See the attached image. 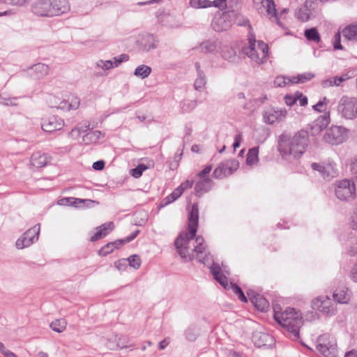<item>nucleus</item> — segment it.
Listing matches in <instances>:
<instances>
[{"mask_svg":"<svg viewBox=\"0 0 357 357\" xmlns=\"http://www.w3.org/2000/svg\"><path fill=\"white\" fill-rule=\"evenodd\" d=\"M309 142V134L301 130L293 136L284 131L278 137V150L285 160L300 158L306 151Z\"/></svg>","mask_w":357,"mask_h":357,"instance_id":"1","label":"nucleus"},{"mask_svg":"<svg viewBox=\"0 0 357 357\" xmlns=\"http://www.w3.org/2000/svg\"><path fill=\"white\" fill-rule=\"evenodd\" d=\"M280 310L281 308L278 305L273 307L275 320L292 334L295 338H298L299 328L302 325L301 314L291 307H288L283 312H280Z\"/></svg>","mask_w":357,"mask_h":357,"instance_id":"2","label":"nucleus"},{"mask_svg":"<svg viewBox=\"0 0 357 357\" xmlns=\"http://www.w3.org/2000/svg\"><path fill=\"white\" fill-rule=\"evenodd\" d=\"M257 43L260 53H258V50H257L256 40L254 36L249 37L248 45L243 48V52L257 63H263L268 57V47L266 43L261 40H259Z\"/></svg>","mask_w":357,"mask_h":357,"instance_id":"3","label":"nucleus"},{"mask_svg":"<svg viewBox=\"0 0 357 357\" xmlns=\"http://www.w3.org/2000/svg\"><path fill=\"white\" fill-rule=\"evenodd\" d=\"M316 349L326 357H336L337 356L336 340L329 333H324L317 337Z\"/></svg>","mask_w":357,"mask_h":357,"instance_id":"4","label":"nucleus"},{"mask_svg":"<svg viewBox=\"0 0 357 357\" xmlns=\"http://www.w3.org/2000/svg\"><path fill=\"white\" fill-rule=\"evenodd\" d=\"M338 114L344 119H354L357 117V98L342 96L337 105Z\"/></svg>","mask_w":357,"mask_h":357,"instance_id":"5","label":"nucleus"},{"mask_svg":"<svg viewBox=\"0 0 357 357\" xmlns=\"http://www.w3.org/2000/svg\"><path fill=\"white\" fill-rule=\"evenodd\" d=\"M195 236H191V233L188 230V232L180 234L175 239L174 245L177 250V252L180 257L185 259V261H192L193 257L189 253V243L192 241Z\"/></svg>","mask_w":357,"mask_h":357,"instance_id":"6","label":"nucleus"},{"mask_svg":"<svg viewBox=\"0 0 357 357\" xmlns=\"http://www.w3.org/2000/svg\"><path fill=\"white\" fill-rule=\"evenodd\" d=\"M335 195L342 201L353 200L356 195V190L353 181L344 179L336 182Z\"/></svg>","mask_w":357,"mask_h":357,"instance_id":"7","label":"nucleus"},{"mask_svg":"<svg viewBox=\"0 0 357 357\" xmlns=\"http://www.w3.org/2000/svg\"><path fill=\"white\" fill-rule=\"evenodd\" d=\"M347 132L348 130L346 128L342 126H333L326 130L323 136V139L328 144L337 145L346 141L348 137Z\"/></svg>","mask_w":357,"mask_h":357,"instance_id":"8","label":"nucleus"},{"mask_svg":"<svg viewBox=\"0 0 357 357\" xmlns=\"http://www.w3.org/2000/svg\"><path fill=\"white\" fill-rule=\"evenodd\" d=\"M255 9L262 13L264 10L267 17L276 21L277 24L282 26V23L279 20L278 14L275 8V4L273 0H253Z\"/></svg>","mask_w":357,"mask_h":357,"instance_id":"9","label":"nucleus"},{"mask_svg":"<svg viewBox=\"0 0 357 357\" xmlns=\"http://www.w3.org/2000/svg\"><path fill=\"white\" fill-rule=\"evenodd\" d=\"M40 234V224H37L25 231L16 241L17 249H23L30 246L38 241Z\"/></svg>","mask_w":357,"mask_h":357,"instance_id":"10","label":"nucleus"},{"mask_svg":"<svg viewBox=\"0 0 357 357\" xmlns=\"http://www.w3.org/2000/svg\"><path fill=\"white\" fill-rule=\"evenodd\" d=\"M239 167V162L236 159L227 160L217 167L213 175L216 178H222L232 174Z\"/></svg>","mask_w":357,"mask_h":357,"instance_id":"11","label":"nucleus"},{"mask_svg":"<svg viewBox=\"0 0 357 357\" xmlns=\"http://www.w3.org/2000/svg\"><path fill=\"white\" fill-rule=\"evenodd\" d=\"M314 170L318 172L324 179L328 181H330L338 175L336 165L334 162H325L321 164L314 162Z\"/></svg>","mask_w":357,"mask_h":357,"instance_id":"12","label":"nucleus"},{"mask_svg":"<svg viewBox=\"0 0 357 357\" xmlns=\"http://www.w3.org/2000/svg\"><path fill=\"white\" fill-rule=\"evenodd\" d=\"M314 305L317 306V310L326 316H333L336 312V306L333 301L326 297H318Z\"/></svg>","mask_w":357,"mask_h":357,"instance_id":"13","label":"nucleus"},{"mask_svg":"<svg viewBox=\"0 0 357 357\" xmlns=\"http://www.w3.org/2000/svg\"><path fill=\"white\" fill-rule=\"evenodd\" d=\"M51 5L50 0H36L31 4V12L38 17H51Z\"/></svg>","mask_w":357,"mask_h":357,"instance_id":"14","label":"nucleus"},{"mask_svg":"<svg viewBox=\"0 0 357 357\" xmlns=\"http://www.w3.org/2000/svg\"><path fill=\"white\" fill-rule=\"evenodd\" d=\"M287 115L285 109L270 108L263 113L264 121L268 124H273L276 122L282 121Z\"/></svg>","mask_w":357,"mask_h":357,"instance_id":"15","label":"nucleus"},{"mask_svg":"<svg viewBox=\"0 0 357 357\" xmlns=\"http://www.w3.org/2000/svg\"><path fill=\"white\" fill-rule=\"evenodd\" d=\"M195 243L193 252L197 253L196 258L199 262L206 264L211 260L210 253H206V245L201 236H195Z\"/></svg>","mask_w":357,"mask_h":357,"instance_id":"16","label":"nucleus"},{"mask_svg":"<svg viewBox=\"0 0 357 357\" xmlns=\"http://www.w3.org/2000/svg\"><path fill=\"white\" fill-rule=\"evenodd\" d=\"M231 25V22L227 13H223L219 16H216L212 22L213 29L218 32L227 30Z\"/></svg>","mask_w":357,"mask_h":357,"instance_id":"17","label":"nucleus"},{"mask_svg":"<svg viewBox=\"0 0 357 357\" xmlns=\"http://www.w3.org/2000/svg\"><path fill=\"white\" fill-rule=\"evenodd\" d=\"M227 0H190V5L194 8H206L211 6L223 9L226 6Z\"/></svg>","mask_w":357,"mask_h":357,"instance_id":"18","label":"nucleus"},{"mask_svg":"<svg viewBox=\"0 0 357 357\" xmlns=\"http://www.w3.org/2000/svg\"><path fill=\"white\" fill-rule=\"evenodd\" d=\"M63 126V121L56 116H50L48 119L44 120L41 125L42 129L47 132L59 130Z\"/></svg>","mask_w":357,"mask_h":357,"instance_id":"19","label":"nucleus"},{"mask_svg":"<svg viewBox=\"0 0 357 357\" xmlns=\"http://www.w3.org/2000/svg\"><path fill=\"white\" fill-rule=\"evenodd\" d=\"M52 158L45 153L36 151L32 153L30 158V164L36 169L46 166L50 162Z\"/></svg>","mask_w":357,"mask_h":357,"instance_id":"20","label":"nucleus"},{"mask_svg":"<svg viewBox=\"0 0 357 357\" xmlns=\"http://www.w3.org/2000/svg\"><path fill=\"white\" fill-rule=\"evenodd\" d=\"M247 294L252 303L258 310L264 312L268 309L269 303L265 298L262 297L259 294H255L252 290H249L247 292Z\"/></svg>","mask_w":357,"mask_h":357,"instance_id":"21","label":"nucleus"},{"mask_svg":"<svg viewBox=\"0 0 357 357\" xmlns=\"http://www.w3.org/2000/svg\"><path fill=\"white\" fill-rule=\"evenodd\" d=\"M199 220V208L198 204L195 203L192 206L191 211L189 214L188 220L189 225L188 229L191 233V236H195L198 227Z\"/></svg>","mask_w":357,"mask_h":357,"instance_id":"22","label":"nucleus"},{"mask_svg":"<svg viewBox=\"0 0 357 357\" xmlns=\"http://www.w3.org/2000/svg\"><path fill=\"white\" fill-rule=\"evenodd\" d=\"M52 17L60 15L70 10L68 0H50Z\"/></svg>","mask_w":357,"mask_h":357,"instance_id":"23","label":"nucleus"},{"mask_svg":"<svg viewBox=\"0 0 357 357\" xmlns=\"http://www.w3.org/2000/svg\"><path fill=\"white\" fill-rule=\"evenodd\" d=\"M252 341L256 347H262L271 345L273 342V338L268 333L255 332L252 335Z\"/></svg>","mask_w":357,"mask_h":357,"instance_id":"24","label":"nucleus"},{"mask_svg":"<svg viewBox=\"0 0 357 357\" xmlns=\"http://www.w3.org/2000/svg\"><path fill=\"white\" fill-rule=\"evenodd\" d=\"M330 123V113L325 112L323 114H319L314 120V134L319 133L324 129H326Z\"/></svg>","mask_w":357,"mask_h":357,"instance_id":"25","label":"nucleus"},{"mask_svg":"<svg viewBox=\"0 0 357 357\" xmlns=\"http://www.w3.org/2000/svg\"><path fill=\"white\" fill-rule=\"evenodd\" d=\"M213 185V181L207 177L206 178H200L195 185V195L197 197H200L204 193L208 192Z\"/></svg>","mask_w":357,"mask_h":357,"instance_id":"26","label":"nucleus"},{"mask_svg":"<svg viewBox=\"0 0 357 357\" xmlns=\"http://www.w3.org/2000/svg\"><path fill=\"white\" fill-rule=\"evenodd\" d=\"M312 6V0H306L305 4L296 12V17L302 22H307L311 15L310 8Z\"/></svg>","mask_w":357,"mask_h":357,"instance_id":"27","label":"nucleus"},{"mask_svg":"<svg viewBox=\"0 0 357 357\" xmlns=\"http://www.w3.org/2000/svg\"><path fill=\"white\" fill-rule=\"evenodd\" d=\"M334 299L339 303H348L350 301L351 292L347 287H343L336 289L333 293Z\"/></svg>","mask_w":357,"mask_h":357,"instance_id":"28","label":"nucleus"},{"mask_svg":"<svg viewBox=\"0 0 357 357\" xmlns=\"http://www.w3.org/2000/svg\"><path fill=\"white\" fill-rule=\"evenodd\" d=\"M29 70L31 74L34 76L36 79H41L46 76L49 73V66L44 63H38L32 66Z\"/></svg>","mask_w":357,"mask_h":357,"instance_id":"29","label":"nucleus"},{"mask_svg":"<svg viewBox=\"0 0 357 357\" xmlns=\"http://www.w3.org/2000/svg\"><path fill=\"white\" fill-rule=\"evenodd\" d=\"M114 223L112 222H106L99 227H97V231L91 237V241H96L100 238L105 236L108 230L112 231L114 229Z\"/></svg>","mask_w":357,"mask_h":357,"instance_id":"30","label":"nucleus"},{"mask_svg":"<svg viewBox=\"0 0 357 357\" xmlns=\"http://www.w3.org/2000/svg\"><path fill=\"white\" fill-rule=\"evenodd\" d=\"M342 35L349 40L357 41V22L347 25L342 30Z\"/></svg>","mask_w":357,"mask_h":357,"instance_id":"31","label":"nucleus"},{"mask_svg":"<svg viewBox=\"0 0 357 357\" xmlns=\"http://www.w3.org/2000/svg\"><path fill=\"white\" fill-rule=\"evenodd\" d=\"M122 245H123V242L121 239L114 242L108 243L100 249V255L106 256L107 255L111 253L115 248L118 249Z\"/></svg>","mask_w":357,"mask_h":357,"instance_id":"32","label":"nucleus"},{"mask_svg":"<svg viewBox=\"0 0 357 357\" xmlns=\"http://www.w3.org/2000/svg\"><path fill=\"white\" fill-rule=\"evenodd\" d=\"M101 135L99 130H89L82 137V142L85 144L96 143L100 138Z\"/></svg>","mask_w":357,"mask_h":357,"instance_id":"33","label":"nucleus"},{"mask_svg":"<svg viewBox=\"0 0 357 357\" xmlns=\"http://www.w3.org/2000/svg\"><path fill=\"white\" fill-rule=\"evenodd\" d=\"M219 46L218 40H206L201 43L202 51L206 53L215 52Z\"/></svg>","mask_w":357,"mask_h":357,"instance_id":"34","label":"nucleus"},{"mask_svg":"<svg viewBox=\"0 0 357 357\" xmlns=\"http://www.w3.org/2000/svg\"><path fill=\"white\" fill-rule=\"evenodd\" d=\"M145 43L144 45V50L149 52L156 49L158 46V40L151 34H148L144 38Z\"/></svg>","mask_w":357,"mask_h":357,"instance_id":"35","label":"nucleus"},{"mask_svg":"<svg viewBox=\"0 0 357 357\" xmlns=\"http://www.w3.org/2000/svg\"><path fill=\"white\" fill-rule=\"evenodd\" d=\"M151 73V68L146 65H141L137 67L134 72V75L142 79L146 78Z\"/></svg>","mask_w":357,"mask_h":357,"instance_id":"36","label":"nucleus"},{"mask_svg":"<svg viewBox=\"0 0 357 357\" xmlns=\"http://www.w3.org/2000/svg\"><path fill=\"white\" fill-rule=\"evenodd\" d=\"M259 149L257 147H253L249 149L247 154L246 162L248 165H252L258 162Z\"/></svg>","mask_w":357,"mask_h":357,"instance_id":"37","label":"nucleus"},{"mask_svg":"<svg viewBox=\"0 0 357 357\" xmlns=\"http://www.w3.org/2000/svg\"><path fill=\"white\" fill-rule=\"evenodd\" d=\"M182 195V190L176 188L174 190L162 200V206H166L172 203Z\"/></svg>","mask_w":357,"mask_h":357,"instance_id":"38","label":"nucleus"},{"mask_svg":"<svg viewBox=\"0 0 357 357\" xmlns=\"http://www.w3.org/2000/svg\"><path fill=\"white\" fill-rule=\"evenodd\" d=\"M67 323L64 319H56L52 321L50 326L55 332L61 333L66 328Z\"/></svg>","mask_w":357,"mask_h":357,"instance_id":"39","label":"nucleus"},{"mask_svg":"<svg viewBox=\"0 0 357 357\" xmlns=\"http://www.w3.org/2000/svg\"><path fill=\"white\" fill-rule=\"evenodd\" d=\"M328 103L329 100L326 97L323 98L322 100L314 105V111L318 112L319 114L321 112H323V114L329 112L327 109Z\"/></svg>","mask_w":357,"mask_h":357,"instance_id":"40","label":"nucleus"},{"mask_svg":"<svg viewBox=\"0 0 357 357\" xmlns=\"http://www.w3.org/2000/svg\"><path fill=\"white\" fill-rule=\"evenodd\" d=\"M197 106V101L195 100H188L181 102V109L183 112H190Z\"/></svg>","mask_w":357,"mask_h":357,"instance_id":"41","label":"nucleus"},{"mask_svg":"<svg viewBox=\"0 0 357 357\" xmlns=\"http://www.w3.org/2000/svg\"><path fill=\"white\" fill-rule=\"evenodd\" d=\"M206 84V78L204 73L197 75V77L195 81L194 87L196 90H201Z\"/></svg>","mask_w":357,"mask_h":357,"instance_id":"42","label":"nucleus"},{"mask_svg":"<svg viewBox=\"0 0 357 357\" xmlns=\"http://www.w3.org/2000/svg\"><path fill=\"white\" fill-rule=\"evenodd\" d=\"M231 285L232 291L238 296V299L242 302L246 303L248 301V299L245 296L241 288L236 284L231 283Z\"/></svg>","mask_w":357,"mask_h":357,"instance_id":"43","label":"nucleus"},{"mask_svg":"<svg viewBox=\"0 0 357 357\" xmlns=\"http://www.w3.org/2000/svg\"><path fill=\"white\" fill-rule=\"evenodd\" d=\"M146 169V167L144 164H139L131 170V175L135 178H139Z\"/></svg>","mask_w":357,"mask_h":357,"instance_id":"44","label":"nucleus"},{"mask_svg":"<svg viewBox=\"0 0 357 357\" xmlns=\"http://www.w3.org/2000/svg\"><path fill=\"white\" fill-rule=\"evenodd\" d=\"M299 96L298 94H296V92L294 94H287L284 96V99L285 101V103L288 106H292L294 105L298 100Z\"/></svg>","mask_w":357,"mask_h":357,"instance_id":"45","label":"nucleus"},{"mask_svg":"<svg viewBox=\"0 0 357 357\" xmlns=\"http://www.w3.org/2000/svg\"><path fill=\"white\" fill-rule=\"evenodd\" d=\"M68 101L70 102L68 105L69 109H76L79 107L80 101L79 98L77 96L75 95H71L68 98Z\"/></svg>","mask_w":357,"mask_h":357,"instance_id":"46","label":"nucleus"},{"mask_svg":"<svg viewBox=\"0 0 357 357\" xmlns=\"http://www.w3.org/2000/svg\"><path fill=\"white\" fill-rule=\"evenodd\" d=\"M96 66H97V67L100 68L103 70H109L114 67V63L110 60H107V61L100 60L96 63Z\"/></svg>","mask_w":357,"mask_h":357,"instance_id":"47","label":"nucleus"},{"mask_svg":"<svg viewBox=\"0 0 357 357\" xmlns=\"http://www.w3.org/2000/svg\"><path fill=\"white\" fill-rule=\"evenodd\" d=\"M128 262L130 266L133 267L135 269L139 268L141 265V259L137 255H132L128 259Z\"/></svg>","mask_w":357,"mask_h":357,"instance_id":"48","label":"nucleus"},{"mask_svg":"<svg viewBox=\"0 0 357 357\" xmlns=\"http://www.w3.org/2000/svg\"><path fill=\"white\" fill-rule=\"evenodd\" d=\"M185 336L186 339L190 342H193L196 340L197 337V333L195 331V329L192 327H189L185 331Z\"/></svg>","mask_w":357,"mask_h":357,"instance_id":"49","label":"nucleus"},{"mask_svg":"<svg viewBox=\"0 0 357 357\" xmlns=\"http://www.w3.org/2000/svg\"><path fill=\"white\" fill-rule=\"evenodd\" d=\"M213 278L223 287L227 288V287L228 286V280L227 278L222 273H219V274L213 275Z\"/></svg>","mask_w":357,"mask_h":357,"instance_id":"50","label":"nucleus"},{"mask_svg":"<svg viewBox=\"0 0 357 357\" xmlns=\"http://www.w3.org/2000/svg\"><path fill=\"white\" fill-rule=\"evenodd\" d=\"M274 84L279 87L285 86L288 85L287 77L278 76L274 80Z\"/></svg>","mask_w":357,"mask_h":357,"instance_id":"51","label":"nucleus"},{"mask_svg":"<svg viewBox=\"0 0 357 357\" xmlns=\"http://www.w3.org/2000/svg\"><path fill=\"white\" fill-rule=\"evenodd\" d=\"M17 100V98H3L0 97V102L2 104L6 105V106H16L17 103L15 102V100Z\"/></svg>","mask_w":357,"mask_h":357,"instance_id":"52","label":"nucleus"},{"mask_svg":"<svg viewBox=\"0 0 357 357\" xmlns=\"http://www.w3.org/2000/svg\"><path fill=\"white\" fill-rule=\"evenodd\" d=\"M0 352L4 356V357H17L13 352L7 349L2 342H0Z\"/></svg>","mask_w":357,"mask_h":357,"instance_id":"53","label":"nucleus"},{"mask_svg":"<svg viewBox=\"0 0 357 357\" xmlns=\"http://www.w3.org/2000/svg\"><path fill=\"white\" fill-rule=\"evenodd\" d=\"M114 61L113 62L115 67H117L119 64H121L123 61H127L129 59V56L126 54H123L118 57L114 58Z\"/></svg>","mask_w":357,"mask_h":357,"instance_id":"54","label":"nucleus"},{"mask_svg":"<svg viewBox=\"0 0 357 357\" xmlns=\"http://www.w3.org/2000/svg\"><path fill=\"white\" fill-rule=\"evenodd\" d=\"M89 130V124H85L84 126L73 128L71 133L73 134L75 132H77L78 135H81L82 133L88 132Z\"/></svg>","mask_w":357,"mask_h":357,"instance_id":"55","label":"nucleus"},{"mask_svg":"<svg viewBox=\"0 0 357 357\" xmlns=\"http://www.w3.org/2000/svg\"><path fill=\"white\" fill-rule=\"evenodd\" d=\"M209 268L213 276L219 274V273H222L221 267L218 263L213 262Z\"/></svg>","mask_w":357,"mask_h":357,"instance_id":"56","label":"nucleus"},{"mask_svg":"<svg viewBox=\"0 0 357 357\" xmlns=\"http://www.w3.org/2000/svg\"><path fill=\"white\" fill-rule=\"evenodd\" d=\"M85 202H93L91 199H82L79 198L73 197V201H72V206L75 207H81L84 204Z\"/></svg>","mask_w":357,"mask_h":357,"instance_id":"57","label":"nucleus"},{"mask_svg":"<svg viewBox=\"0 0 357 357\" xmlns=\"http://www.w3.org/2000/svg\"><path fill=\"white\" fill-rule=\"evenodd\" d=\"M340 33H336L334 36L333 47L335 50H342V46L340 43Z\"/></svg>","mask_w":357,"mask_h":357,"instance_id":"58","label":"nucleus"},{"mask_svg":"<svg viewBox=\"0 0 357 357\" xmlns=\"http://www.w3.org/2000/svg\"><path fill=\"white\" fill-rule=\"evenodd\" d=\"M211 169H212V166L207 165L204 167V169L202 171H201L200 172H199L197 174V176L199 178H207V175L211 172Z\"/></svg>","mask_w":357,"mask_h":357,"instance_id":"59","label":"nucleus"},{"mask_svg":"<svg viewBox=\"0 0 357 357\" xmlns=\"http://www.w3.org/2000/svg\"><path fill=\"white\" fill-rule=\"evenodd\" d=\"M29 0H4L8 4L17 6H23L29 2Z\"/></svg>","mask_w":357,"mask_h":357,"instance_id":"60","label":"nucleus"},{"mask_svg":"<svg viewBox=\"0 0 357 357\" xmlns=\"http://www.w3.org/2000/svg\"><path fill=\"white\" fill-rule=\"evenodd\" d=\"M298 77L300 79L299 84H302V83L306 82L307 81L310 80L312 78V74L310 73H303V74L298 75Z\"/></svg>","mask_w":357,"mask_h":357,"instance_id":"61","label":"nucleus"},{"mask_svg":"<svg viewBox=\"0 0 357 357\" xmlns=\"http://www.w3.org/2000/svg\"><path fill=\"white\" fill-rule=\"evenodd\" d=\"M329 82L331 86H340L344 82V78L340 76H335L330 79Z\"/></svg>","mask_w":357,"mask_h":357,"instance_id":"62","label":"nucleus"},{"mask_svg":"<svg viewBox=\"0 0 357 357\" xmlns=\"http://www.w3.org/2000/svg\"><path fill=\"white\" fill-rule=\"evenodd\" d=\"M350 225L353 229H357V210L354 212L351 218Z\"/></svg>","mask_w":357,"mask_h":357,"instance_id":"63","label":"nucleus"},{"mask_svg":"<svg viewBox=\"0 0 357 357\" xmlns=\"http://www.w3.org/2000/svg\"><path fill=\"white\" fill-rule=\"evenodd\" d=\"M351 172L354 175H356V179L357 181V156L354 158L351 164Z\"/></svg>","mask_w":357,"mask_h":357,"instance_id":"64","label":"nucleus"}]
</instances>
